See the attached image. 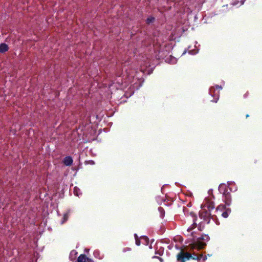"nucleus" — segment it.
Listing matches in <instances>:
<instances>
[{
	"mask_svg": "<svg viewBox=\"0 0 262 262\" xmlns=\"http://www.w3.org/2000/svg\"><path fill=\"white\" fill-rule=\"evenodd\" d=\"M177 260L180 262H185L186 260L190 259L197 260L199 262H204L207 259L206 256H203V254H199L194 253L192 255L191 253L184 252L182 250L177 255Z\"/></svg>",
	"mask_w": 262,
	"mask_h": 262,
	"instance_id": "obj_1",
	"label": "nucleus"
},
{
	"mask_svg": "<svg viewBox=\"0 0 262 262\" xmlns=\"http://www.w3.org/2000/svg\"><path fill=\"white\" fill-rule=\"evenodd\" d=\"M210 239L208 235H202L197 239V241L192 244V248L194 249L201 250L204 249L206 246V242Z\"/></svg>",
	"mask_w": 262,
	"mask_h": 262,
	"instance_id": "obj_2",
	"label": "nucleus"
},
{
	"mask_svg": "<svg viewBox=\"0 0 262 262\" xmlns=\"http://www.w3.org/2000/svg\"><path fill=\"white\" fill-rule=\"evenodd\" d=\"M229 188L224 185H220L219 190L221 192L223 190V194L224 196V201L226 206H229L232 202L231 195L229 191H228Z\"/></svg>",
	"mask_w": 262,
	"mask_h": 262,
	"instance_id": "obj_3",
	"label": "nucleus"
},
{
	"mask_svg": "<svg viewBox=\"0 0 262 262\" xmlns=\"http://www.w3.org/2000/svg\"><path fill=\"white\" fill-rule=\"evenodd\" d=\"M199 215L207 224L210 223L211 219L214 221L216 219V215L215 214L212 215L210 212L206 209H203L202 211L200 212Z\"/></svg>",
	"mask_w": 262,
	"mask_h": 262,
	"instance_id": "obj_4",
	"label": "nucleus"
},
{
	"mask_svg": "<svg viewBox=\"0 0 262 262\" xmlns=\"http://www.w3.org/2000/svg\"><path fill=\"white\" fill-rule=\"evenodd\" d=\"M216 89L213 87L210 89L209 93L213 97V99L211 100V101L216 103L219 99L220 97V90L222 89L221 86L216 85Z\"/></svg>",
	"mask_w": 262,
	"mask_h": 262,
	"instance_id": "obj_5",
	"label": "nucleus"
},
{
	"mask_svg": "<svg viewBox=\"0 0 262 262\" xmlns=\"http://www.w3.org/2000/svg\"><path fill=\"white\" fill-rule=\"evenodd\" d=\"M77 262H94L92 260L86 257L85 254H80L77 259Z\"/></svg>",
	"mask_w": 262,
	"mask_h": 262,
	"instance_id": "obj_6",
	"label": "nucleus"
},
{
	"mask_svg": "<svg viewBox=\"0 0 262 262\" xmlns=\"http://www.w3.org/2000/svg\"><path fill=\"white\" fill-rule=\"evenodd\" d=\"M73 162V160L70 156L66 157L63 160V164L67 166H71Z\"/></svg>",
	"mask_w": 262,
	"mask_h": 262,
	"instance_id": "obj_7",
	"label": "nucleus"
},
{
	"mask_svg": "<svg viewBox=\"0 0 262 262\" xmlns=\"http://www.w3.org/2000/svg\"><path fill=\"white\" fill-rule=\"evenodd\" d=\"M204 207H206L207 211L211 212L215 207L214 203L212 202H207L205 205Z\"/></svg>",
	"mask_w": 262,
	"mask_h": 262,
	"instance_id": "obj_8",
	"label": "nucleus"
},
{
	"mask_svg": "<svg viewBox=\"0 0 262 262\" xmlns=\"http://www.w3.org/2000/svg\"><path fill=\"white\" fill-rule=\"evenodd\" d=\"M9 49L8 46L5 43H2L0 44V53H4L6 52H7Z\"/></svg>",
	"mask_w": 262,
	"mask_h": 262,
	"instance_id": "obj_9",
	"label": "nucleus"
},
{
	"mask_svg": "<svg viewBox=\"0 0 262 262\" xmlns=\"http://www.w3.org/2000/svg\"><path fill=\"white\" fill-rule=\"evenodd\" d=\"M226 206H227L226 205V204L225 205L220 204L216 208L215 212H216V213H218V212L222 213L225 210H226V209L227 208L226 207Z\"/></svg>",
	"mask_w": 262,
	"mask_h": 262,
	"instance_id": "obj_10",
	"label": "nucleus"
},
{
	"mask_svg": "<svg viewBox=\"0 0 262 262\" xmlns=\"http://www.w3.org/2000/svg\"><path fill=\"white\" fill-rule=\"evenodd\" d=\"M191 214L192 215V217H193V223L192 225V227H189L188 228V229H187L188 231H191L193 228H195L196 226V223L195 222V221L196 220L197 216L194 213H191Z\"/></svg>",
	"mask_w": 262,
	"mask_h": 262,
	"instance_id": "obj_11",
	"label": "nucleus"
},
{
	"mask_svg": "<svg viewBox=\"0 0 262 262\" xmlns=\"http://www.w3.org/2000/svg\"><path fill=\"white\" fill-rule=\"evenodd\" d=\"M230 212L231 209L230 208H227L221 213V215L224 218H227L228 217L229 213Z\"/></svg>",
	"mask_w": 262,
	"mask_h": 262,
	"instance_id": "obj_12",
	"label": "nucleus"
},
{
	"mask_svg": "<svg viewBox=\"0 0 262 262\" xmlns=\"http://www.w3.org/2000/svg\"><path fill=\"white\" fill-rule=\"evenodd\" d=\"M155 18L152 16L149 17L146 19V24L149 25L154 22Z\"/></svg>",
	"mask_w": 262,
	"mask_h": 262,
	"instance_id": "obj_13",
	"label": "nucleus"
},
{
	"mask_svg": "<svg viewBox=\"0 0 262 262\" xmlns=\"http://www.w3.org/2000/svg\"><path fill=\"white\" fill-rule=\"evenodd\" d=\"M141 240L143 241V243L145 245H147L148 243L149 239L146 236H143L141 237Z\"/></svg>",
	"mask_w": 262,
	"mask_h": 262,
	"instance_id": "obj_14",
	"label": "nucleus"
},
{
	"mask_svg": "<svg viewBox=\"0 0 262 262\" xmlns=\"http://www.w3.org/2000/svg\"><path fill=\"white\" fill-rule=\"evenodd\" d=\"M68 218L69 213L67 212L66 213H64L63 216V220L61 222V224H63L64 223H65L68 220Z\"/></svg>",
	"mask_w": 262,
	"mask_h": 262,
	"instance_id": "obj_15",
	"label": "nucleus"
},
{
	"mask_svg": "<svg viewBox=\"0 0 262 262\" xmlns=\"http://www.w3.org/2000/svg\"><path fill=\"white\" fill-rule=\"evenodd\" d=\"M135 239H136V244L137 246H139L141 243L140 239L138 238L137 234H135Z\"/></svg>",
	"mask_w": 262,
	"mask_h": 262,
	"instance_id": "obj_16",
	"label": "nucleus"
},
{
	"mask_svg": "<svg viewBox=\"0 0 262 262\" xmlns=\"http://www.w3.org/2000/svg\"><path fill=\"white\" fill-rule=\"evenodd\" d=\"M158 210H159V211L160 212H161V215H162V216L163 215H164V210L163 208L162 207H159Z\"/></svg>",
	"mask_w": 262,
	"mask_h": 262,
	"instance_id": "obj_17",
	"label": "nucleus"
},
{
	"mask_svg": "<svg viewBox=\"0 0 262 262\" xmlns=\"http://www.w3.org/2000/svg\"><path fill=\"white\" fill-rule=\"evenodd\" d=\"M130 250H131L130 248H125L123 249V251L125 252H127V251H130Z\"/></svg>",
	"mask_w": 262,
	"mask_h": 262,
	"instance_id": "obj_18",
	"label": "nucleus"
},
{
	"mask_svg": "<svg viewBox=\"0 0 262 262\" xmlns=\"http://www.w3.org/2000/svg\"><path fill=\"white\" fill-rule=\"evenodd\" d=\"M249 95V92H247L244 95V98H247Z\"/></svg>",
	"mask_w": 262,
	"mask_h": 262,
	"instance_id": "obj_19",
	"label": "nucleus"
},
{
	"mask_svg": "<svg viewBox=\"0 0 262 262\" xmlns=\"http://www.w3.org/2000/svg\"><path fill=\"white\" fill-rule=\"evenodd\" d=\"M249 117V115L248 114H247V115H246V117L247 118L248 117Z\"/></svg>",
	"mask_w": 262,
	"mask_h": 262,
	"instance_id": "obj_20",
	"label": "nucleus"
},
{
	"mask_svg": "<svg viewBox=\"0 0 262 262\" xmlns=\"http://www.w3.org/2000/svg\"><path fill=\"white\" fill-rule=\"evenodd\" d=\"M159 259H160V260L161 262H162V261H163V259H162L161 258H159Z\"/></svg>",
	"mask_w": 262,
	"mask_h": 262,
	"instance_id": "obj_21",
	"label": "nucleus"
}]
</instances>
